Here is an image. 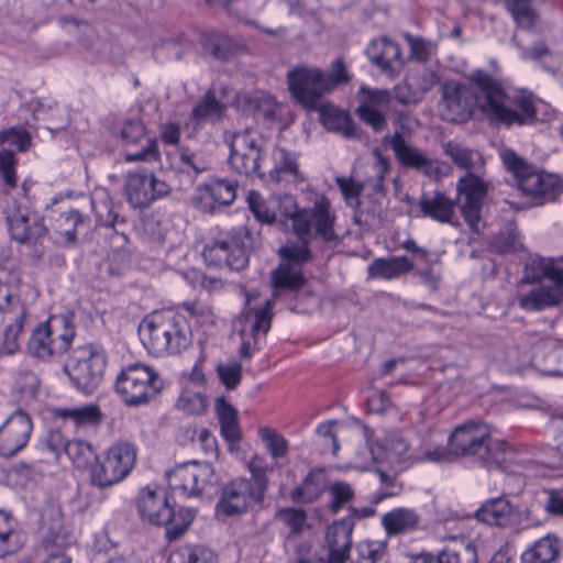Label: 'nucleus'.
<instances>
[{"mask_svg":"<svg viewBox=\"0 0 563 563\" xmlns=\"http://www.w3.org/2000/svg\"><path fill=\"white\" fill-rule=\"evenodd\" d=\"M419 523V514L415 509L406 507L391 509L382 518V525L388 536L413 531Z\"/></svg>","mask_w":563,"mask_h":563,"instance_id":"nucleus-37","label":"nucleus"},{"mask_svg":"<svg viewBox=\"0 0 563 563\" xmlns=\"http://www.w3.org/2000/svg\"><path fill=\"white\" fill-rule=\"evenodd\" d=\"M84 221V217L76 210L60 213L54 222L53 243L62 247L74 246L77 242V229Z\"/></svg>","mask_w":563,"mask_h":563,"instance_id":"nucleus-38","label":"nucleus"},{"mask_svg":"<svg viewBox=\"0 0 563 563\" xmlns=\"http://www.w3.org/2000/svg\"><path fill=\"white\" fill-rule=\"evenodd\" d=\"M24 544V534L15 519L0 510V559L16 553Z\"/></svg>","mask_w":563,"mask_h":563,"instance_id":"nucleus-41","label":"nucleus"},{"mask_svg":"<svg viewBox=\"0 0 563 563\" xmlns=\"http://www.w3.org/2000/svg\"><path fill=\"white\" fill-rule=\"evenodd\" d=\"M18 390L26 397H34L38 390L40 380L31 371H22L15 379Z\"/></svg>","mask_w":563,"mask_h":563,"instance_id":"nucleus-64","label":"nucleus"},{"mask_svg":"<svg viewBox=\"0 0 563 563\" xmlns=\"http://www.w3.org/2000/svg\"><path fill=\"white\" fill-rule=\"evenodd\" d=\"M65 454L78 468H87L98 457L92 445L84 440H71L65 444Z\"/></svg>","mask_w":563,"mask_h":563,"instance_id":"nucleus-51","label":"nucleus"},{"mask_svg":"<svg viewBox=\"0 0 563 563\" xmlns=\"http://www.w3.org/2000/svg\"><path fill=\"white\" fill-rule=\"evenodd\" d=\"M272 167L266 165L265 176L274 183L283 180L301 179L297 157L294 153L286 151L284 147L276 146L272 152Z\"/></svg>","mask_w":563,"mask_h":563,"instance_id":"nucleus-33","label":"nucleus"},{"mask_svg":"<svg viewBox=\"0 0 563 563\" xmlns=\"http://www.w3.org/2000/svg\"><path fill=\"white\" fill-rule=\"evenodd\" d=\"M541 284L530 289V307L540 309L559 303L563 298V263L530 254V282Z\"/></svg>","mask_w":563,"mask_h":563,"instance_id":"nucleus-11","label":"nucleus"},{"mask_svg":"<svg viewBox=\"0 0 563 563\" xmlns=\"http://www.w3.org/2000/svg\"><path fill=\"white\" fill-rule=\"evenodd\" d=\"M115 388L126 405L139 406L148 402L162 390L163 380L152 367L135 363L121 371Z\"/></svg>","mask_w":563,"mask_h":563,"instance_id":"nucleus-10","label":"nucleus"},{"mask_svg":"<svg viewBox=\"0 0 563 563\" xmlns=\"http://www.w3.org/2000/svg\"><path fill=\"white\" fill-rule=\"evenodd\" d=\"M312 228L308 229L305 234H295L297 240H287L278 250V254L283 260V263H289L291 265L300 267L302 264L309 262L312 258L310 250V241L312 239Z\"/></svg>","mask_w":563,"mask_h":563,"instance_id":"nucleus-42","label":"nucleus"},{"mask_svg":"<svg viewBox=\"0 0 563 563\" xmlns=\"http://www.w3.org/2000/svg\"><path fill=\"white\" fill-rule=\"evenodd\" d=\"M272 283L275 289L297 290L305 284V277L300 267L282 262L272 272Z\"/></svg>","mask_w":563,"mask_h":563,"instance_id":"nucleus-46","label":"nucleus"},{"mask_svg":"<svg viewBox=\"0 0 563 563\" xmlns=\"http://www.w3.org/2000/svg\"><path fill=\"white\" fill-rule=\"evenodd\" d=\"M438 563H477V553L472 543L459 544L444 549Z\"/></svg>","mask_w":563,"mask_h":563,"instance_id":"nucleus-55","label":"nucleus"},{"mask_svg":"<svg viewBox=\"0 0 563 563\" xmlns=\"http://www.w3.org/2000/svg\"><path fill=\"white\" fill-rule=\"evenodd\" d=\"M230 146L229 163L239 174L265 178L264 136L254 130H244L225 137Z\"/></svg>","mask_w":563,"mask_h":563,"instance_id":"nucleus-8","label":"nucleus"},{"mask_svg":"<svg viewBox=\"0 0 563 563\" xmlns=\"http://www.w3.org/2000/svg\"><path fill=\"white\" fill-rule=\"evenodd\" d=\"M247 468L251 472L252 477L246 478V481L253 482L254 484H256V486H261L262 492L265 494V490L267 488L266 473L268 466L265 464L264 460L258 455L252 456L251 460L247 462Z\"/></svg>","mask_w":563,"mask_h":563,"instance_id":"nucleus-63","label":"nucleus"},{"mask_svg":"<svg viewBox=\"0 0 563 563\" xmlns=\"http://www.w3.org/2000/svg\"><path fill=\"white\" fill-rule=\"evenodd\" d=\"M325 489V478L322 471L313 470L305 477L302 483L291 490L295 503H313Z\"/></svg>","mask_w":563,"mask_h":563,"instance_id":"nucleus-44","label":"nucleus"},{"mask_svg":"<svg viewBox=\"0 0 563 563\" xmlns=\"http://www.w3.org/2000/svg\"><path fill=\"white\" fill-rule=\"evenodd\" d=\"M499 156L507 172L511 174L512 183L518 187L519 190L526 194L528 191L526 184L528 177V165L526 161L518 156L517 153L511 148L501 150L499 152Z\"/></svg>","mask_w":563,"mask_h":563,"instance_id":"nucleus-47","label":"nucleus"},{"mask_svg":"<svg viewBox=\"0 0 563 563\" xmlns=\"http://www.w3.org/2000/svg\"><path fill=\"white\" fill-rule=\"evenodd\" d=\"M417 462H421L418 450L412 448L405 434L393 431L376 441V449L373 448L368 456L362 459L361 465L386 463L394 468L404 470Z\"/></svg>","mask_w":563,"mask_h":563,"instance_id":"nucleus-17","label":"nucleus"},{"mask_svg":"<svg viewBox=\"0 0 563 563\" xmlns=\"http://www.w3.org/2000/svg\"><path fill=\"white\" fill-rule=\"evenodd\" d=\"M136 506L142 520L151 525L164 526L170 518L172 506L164 488L157 485L143 487L137 495Z\"/></svg>","mask_w":563,"mask_h":563,"instance_id":"nucleus-25","label":"nucleus"},{"mask_svg":"<svg viewBox=\"0 0 563 563\" xmlns=\"http://www.w3.org/2000/svg\"><path fill=\"white\" fill-rule=\"evenodd\" d=\"M522 454L509 443L492 439L486 444V451L481 455V462L488 468L495 467L505 472H514Z\"/></svg>","mask_w":563,"mask_h":563,"instance_id":"nucleus-31","label":"nucleus"},{"mask_svg":"<svg viewBox=\"0 0 563 563\" xmlns=\"http://www.w3.org/2000/svg\"><path fill=\"white\" fill-rule=\"evenodd\" d=\"M276 518L289 528L291 534H301L308 528L307 512L300 508H282Z\"/></svg>","mask_w":563,"mask_h":563,"instance_id":"nucleus-58","label":"nucleus"},{"mask_svg":"<svg viewBox=\"0 0 563 563\" xmlns=\"http://www.w3.org/2000/svg\"><path fill=\"white\" fill-rule=\"evenodd\" d=\"M235 106L245 113H253L264 119L273 118L278 111L276 100L271 95L263 91L239 95L235 100Z\"/></svg>","mask_w":563,"mask_h":563,"instance_id":"nucleus-36","label":"nucleus"},{"mask_svg":"<svg viewBox=\"0 0 563 563\" xmlns=\"http://www.w3.org/2000/svg\"><path fill=\"white\" fill-rule=\"evenodd\" d=\"M137 457L136 446L129 441L119 440L106 449L90 470V479L100 488L119 484L132 472Z\"/></svg>","mask_w":563,"mask_h":563,"instance_id":"nucleus-7","label":"nucleus"},{"mask_svg":"<svg viewBox=\"0 0 563 563\" xmlns=\"http://www.w3.org/2000/svg\"><path fill=\"white\" fill-rule=\"evenodd\" d=\"M217 374L220 382L227 389H235L242 379V365L235 361L219 363L217 365Z\"/></svg>","mask_w":563,"mask_h":563,"instance_id":"nucleus-60","label":"nucleus"},{"mask_svg":"<svg viewBox=\"0 0 563 563\" xmlns=\"http://www.w3.org/2000/svg\"><path fill=\"white\" fill-rule=\"evenodd\" d=\"M475 86L450 81L443 86L442 117L450 122H464L476 107L489 120L507 125L525 124L528 98L512 99L505 93L500 82L481 69L471 74Z\"/></svg>","mask_w":563,"mask_h":563,"instance_id":"nucleus-1","label":"nucleus"},{"mask_svg":"<svg viewBox=\"0 0 563 563\" xmlns=\"http://www.w3.org/2000/svg\"><path fill=\"white\" fill-rule=\"evenodd\" d=\"M0 143L13 146L19 152H25L32 145V137L23 126H13L0 132Z\"/></svg>","mask_w":563,"mask_h":563,"instance_id":"nucleus-59","label":"nucleus"},{"mask_svg":"<svg viewBox=\"0 0 563 563\" xmlns=\"http://www.w3.org/2000/svg\"><path fill=\"white\" fill-rule=\"evenodd\" d=\"M75 541L74 529L64 518L60 505L46 503L41 510V545L44 551L65 552Z\"/></svg>","mask_w":563,"mask_h":563,"instance_id":"nucleus-19","label":"nucleus"},{"mask_svg":"<svg viewBox=\"0 0 563 563\" xmlns=\"http://www.w3.org/2000/svg\"><path fill=\"white\" fill-rule=\"evenodd\" d=\"M169 192V185L157 178L152 172L132 170L124 176L123 195L134 209H145Z\"/></svg>","mask_w":563,"mask_h":563,"instance_id":"nucleus-18","label":"nucleus"},{"mask_svg":"<svg viewBox=\"0 0 563 563\" xmlns=\"http://www.w3.org/2000/svg\"><path fill=\"white\" fill-rule=\"evenodd\" d=\"M238 185L225 179L211 180L197 187L192 202L205 213H214L220 208L230 206L236 198Z\"/></svg>","mask_w":563,"mask_h":563,"instance_id":"nucleus-24","label":"nucleus"},{"mask_svg":"<svg viewBox=\"0 0 563 563\" xmlns=\"http://www.w3.org/2000/svg\"><path fill=\"white\" fill-rule=\"evenodd\" d=\"M256 297V292L245 295L246 308L238 319L242 340L240 355L246 358L256 350L258 338L269 331L273 319L274 300L267 299L261 306L251 307V301Z\"/></svg>","mask_w":563,"mask_h":563,"instance_id":"nucleus-14","label":"nucleus"},{"mask_svg":"<svg viewBox=\"0 0 563 563\" xmlns=\"http://www.w3.org/2000/svg\"><path fill=\"white\" fill-rule=\"evenodd\" d=\"M144 347L155 356L178 353L190 344V330L185 319L172 310L155 311L139 325Z\"/></svg>","mask_w":563,"mask_h":563,"instance_id":"nucleus-4","label":"nucleus"},{"mask_svg":"<svg viewBox=\"0 0 563 563\" xmlns=\"http://www.w3.org/2000/svg\"><path fill=\"white\" fill-rule=\"evenodd\" d=\"M214 408L220 422L221 434L232 449L241 439L238 411L223 396L217 398Z\"/></svg>","mask_w":563,"mask_h":563,"instance_id":"nucleus-40","label":"nucleus"},{"mask_svg":"<svg viewBox=\"0 0 563 563\" xmlns=\"http://www.w3.org/2000/svg\"><path fill=\"white\" fill-rule=\"evenodd\" d=\"M176 408L186 415H202L208 408L206 397L196 390L185 388L181 390Z\"/></svg>","mask_w":563,"mask_h":563,"instance_id":"nucleus-54","label":"nucleus"},{"mask_svg":"<svg viewBox=\"0 0 563 563\" xmlns=\"http://www.w3.org/2000/svg\"><path fill=\"white\" fill-rule=\"evenodd\" d=\"M390 146L399 164L416 169L428 177H437L441 173L437 159L427 156L421 150L409 145L399 132L389 139Z\"/></svg>","mask_w":563,"mask_h":563,"instance_id":"nucleus-26","label":"nucleus"},{"mask_svg":"<svg viewBox=\"0 0 563 563\" xmlns=\"http://www.w3.org/2000/svg\"><path fill=\"white\" fill-rule=\"evenodd\" d=\"M386 541L362 540L356 543L352 563H376L386 550Z\"/></svg>","mask_w":563,"mask_h":563,"instance_id":"nucleus-52","label":"nucleus"},{"mask_svg":"<svg viewBox=\"0 0 563 563\" xmlns=\"http://www.w3.org/2000/svg\"><path fill=\"white\" fill-rule=\"evenodd\" d=\"M32 421L23 411H15L0 426V456L12 457L29 442Z\"/></svg>","mask_w":563,"mask_h":563,"instance_id":"nucleus-23","label":"nucleus"},{"mask_svg":"<svg viewBox=\"0 0 563 563\" xmlns=\"http://www.w3.org/2000/svg\"><path fill=\"white\" fill-rule=\"evenodd\" d=\"M258 437L273 459L277 460L287 455L288 441L276 429L262 427L258 429Z\"/></svg>","mask_w":563,"mask_h":563,"instance_id":"nucleus-53","label":"nucleus"},{"mask_svg":"<svg viewBox=\"0 0 563 563\" xmlns=\"http://www.w3.org/2000/svg\"><path fill=\"white\" fill-rule=\"evenodd\" d=\"M490 440V430L482 421H467L454 428L446 437L448 449H438L428 454L433 460H453L455 457L477 456L486 451Z\"/></svg>","mask_w":563,"mask_h":563,"instance_id":"nucleus-9","label":"nucleus"},{"mask_svg":"<svg viewBox=\"0 0 563 563\" xmlns=\"http://www.w3.org/2000/svg\"><path fill=\"white\" fill-rule=\"evenodd\" d=\"M263 498L261 486L243 477L234 478L223 487L217 504V514L224 517L240 516L253 505L262 503Z\"/></svg>","mask_w":563,"mask_h":563,"instance_id":"nucleus-20","label":"nucleus"},{"mask_svg":"<svg viewBox=\"0 0 563 563\" xmlns=\"http://www.w3.org/2000/svg\"><path fill=\"white\" fill-rule=\"evenodd\" d=\"M367 55L373 64L390 76L398 74L402 67L399 45L387 37L372 41L367 48Z\"/></svg>","mask_w":563,"mask_h":563,"instance_id":"nucleus-30","label":"nucleus"},{"mask_svg":"<svg viewBox=\"0 0 563 563\" xmlns=\"http://www.w3.org/2000/svg\"><path fill=\"white\" fill-rule=\"evenodd\" d=\"M206 52L219 59H225L232 47V40L224 33L208 32L202 37Z\"/></svg>","mask_w":563,"mask_h":563,"instance_id":"nucleus-57","label":"nucleus"},{"mask_svg":"<svg viewBox=\"0 0 563 563\" xmlns=\"http://www.w3.org/2000/svg\"><path fill=\"white\" fill-rule=\"evenodd\" d=\"M74 338L71 319L65 314L52 316L32 331L26 350L32 357L47 362L65 353Z\"/></svg>","mask_w":563,"mask_h":563,"instance_id":"nucleus-6","label":"nucleus"},{"mask_svg":"<svg viewBox=\"0 0 563 563\" xmlns=\"http://www.w3.org/2000/svg\"><path fill=\"white\" fill-rule=\"evenodd\" d=\"M419 208L423 217L439 223H454L455 201L441 191H435L432 196H423L419 201Z\"/></svg>","mask_w":563,"mask_h":563,"instance_id":"nucleus-32","label":"nucleus"},{"mask_svg":"<svg viewBox=\"0 0 563 563\" xmlns=\"http://www.w3.org/2000/svg\"><path fill=\"white\" fill-rule=\"evenodd\" d=\"M444 153L463 169L471 170L484 165V159L477 151L464 147L456 142L445 143Z\"/></svg>","mask_w":563,"mask_h":563,"instance_id":"nucleus-48","label":"nucleus"},{"mask_svg":"<svg viewBox=\"0 0 563 563\" xmlns=\"http://www.w3.org/2000/svg\"><path fill=\"white\" fill-rule=\"evenodd\" d=\"M476 518L492 526L515 527L521 520V510L519 505L505 497H498L483 504L476 511Z\"/></svg>","mask_w":563,"mask_h":563,"instance_id":"nucleus-28","label":"nucleus"},{"mask_svg":"<svg viewBox=\"0 0 563 563\" xmlns=\"http://www.w3.org/2000/svg\"><path fill=\"white\" fill-rule=\"evenodd\" d=\"M167 563H219L217 553L202 544H185L175 549Z\"/></svg>","mask_w":563,"mask_h":563,"instance_id":"nucleus-43","label":"nucleus"},{"mask_svg":"<svg viewBox=\"0 0 563 563\" xmlns=\"http://www.w3.org/2000/svg\"><path fill=\"white\" fill-rule=\"evenodd\" d=\"M413 269V263L406 256L376 258L367 266L371 279H395Z\"/></svg>","mask_w":563,"mask_h":563,"instance_id":"nucleus-35","label":"nucleus"},{"mask_svg":"<svg viewBox=\"0 0 563 563\" xmlns=\"http://www.w3.org/2000/svg\"><path fill=\"white\" fill-rule=\"evenodd\" d=\"M170 518L164 523L167 526L166 537L169 540L180 538L192 523L196 511L191 508L180 507L177 510L172 508Z\"/></svg>","mask_w":563,"mask_h":563,"instance_id":"nucleus-49","label":"nucleus"},{"mask_svg":"<svg viewBox=\"0 0 563 563\" xmlns=\"http://www.w3.org/2000/svg\"><path fill=\"white\" fill-rule=\"evenodd\" d=\"M360 93L363 96L357 108L360 118L369 124L374 131H383L387 122L382 110L390 104L391 93L386 89H372L366 86H361Z\"/></svg>","mask_w":563,"mask_h":563,"instance_id":"nucleus-27","label":"nucleus"},{"mask_svg":"<svg viewBox=\"0 0 563 563\" xmlns=\"http://www.w3.org/2000/svg\"><path fill=\"white\" fill-rule=\"evenodd\" d=\"M353 530L354 522L352 518H343L329 526L325 534L329 553L347 555Z\"/></svg>","mask_w":563,"mask_h":563,"instance_id":"nucleus-39","label":"nucleus"},{"mask_svg":"<svg viewBox=\"0 0 563 563\" xmlns=\"http://www.w3.org/2000/svg\"><path fill=\"white\" fill-rule=\"evenodd\" d=\"M8 229L12 240L31 247L30 258L35 265L60 267L65 264L63 254L46 243L48 230L36 212L19 208L8 217Z\"/></svg>","mask_w":563,"mask_h":563,"instance_id":"nucleus-5","label":"nucleus"},{"mask_svg":"<svg viewBox=\"0 0 563 563\" xmlns=\"http://www.w3.org/2000/svg\"><path fill=\"white\" fill-rule=\"evenodd\" d=\"M562 192L563 180L558 174L530 168V207L554 202Z\"/></svg>","mask_w":563,"mask_h":563,"instance_id":"nucleus-29","label":"nucleus"},{"mask_svg":"<svg viewBox=\"0 0 563 563\" xmlns=\"http://www.w3.org/2000/svg\"><path fill=\"white\" fill-rule=\"evenodd\" d=\"M251 242L249 231L244 227L234 230V235L228 240L214 242L203 250V257L208 263L217 266L227 265L234 271L243 269L249 257L246 249Z\"/></svg>","mask_w":563,"mask_h":563,"instance_id":"nucleus-21","label":"nucleus"},{"mask_svg":"<svg viewBox=\"0 0 563 563\" xmlns=\"http://www.w3.org/2000/svg\"><path fill=\"white\" fill-rule=\"evenodd\" d=\"M286 78L290 96L305 108L316 109L321 98L329 93L324 71L318 67L296 65L288 70Z\"/></svg>","mask_w":563,"mask_h":563,"instance_id":"nucleus-15","label":"nucleus"},{"mask_svg":"<svg viewBox=\"0 0 563 563\" xmlns=\"http://www.w3.org/2000/svg\"><path fill=\"white\" fill-rule=\"evenodd\" d=\"M168 485L188 497L201 496L218 484V477L211 464L190 461L176 465L166 473Z\"/></svg>","mask_w":563,"mask_h":563,"instance_id":"nucleus-16","label":"nucleus"},{"mask_svg":"<svg viewBox=\"0 0 563 563\" xmlns=\"http://www.w3.org/2000/svg\"><path fill=\"white\" fill-rule=\"evenodd\" d=\"M52 412L54 417L62 419L64 422H69L76 428L97 426L102 418L100 408L96 404L55 407Z\"/></svg>","mask_w":563,"mask_h":563,"instance_id":"nucleus-34","label":"nucleus"},{"mask_svg":"<svg viewBox=\"0 0 563 563\" xmlns=\"http://www.w3.org/2000/svg\"><path fill=\"white\" fill-rule=\"evenodd\" d=\"M21 277L11 261L0 265V355H12L20 347V336L27 307L20 296Z\"/></svg>","mask_w":563,"mask_h":563,"instance_id":"nucleus-3","label":"nucleus"},{"mask_svg":"<svg viewBox=\"0 0 563 563\" xmlns=\"http://www.w3.org/2000/svg\"><path fill=\"white\" fill-rule=\"evenodd\" d=\"M553 115L554 111L548 102L530 93V124L532 122L548 123Z\"/></svg>","mask_w":563,"mask_h":563,"instance_id":"nucleus-62","label":"nucleus"},{"mask_svg":"<svg viewBox=\"0 0 563 563\" xmlns=\"http://www.w3.org/2000/svg\"><path fill=\"white\" fill-rule=\"evenodd\" d=\"M331 496L330 509L338 512L345 504L354 497V490L350 484L344 482H334L329 487Z\"/></svg>","mask_w":563,"mask_h":563,"instance_id":"nucleus-61","label":"nucleus"},{"mask_svg":"<svg viewBox=\"0 0 563 563\" xmlns=\"http://www.w3.org/2000/svg\"><path fill=\"white\" fill-rule=\"evenodd\" d=\"M106 368V356L97 345L77 347L70 355L65 372L76 388L91 393L102 380Z\"/></svg>","mask_w":563,"mask_h":563,"instance_id":"nucleus-12","label":"nucleus"},{"mask_svg":"<svg viewBox=\"0 0 563 563\" xmlns=\"http://www.w3.org/2000/svg\"><path fill=\"white\" fill-rule=\"evenodd\" d=\"M559 551V540L555 537L545 536L530 549V563H556Z\"/></svg>","mask_w":563,"mask_h":563,"instance_id":"nucleus-50","label":"nucleus"},{"mask_svg":"<svg viewBox=\"0 0 563 563\" xmlns=\"http://www.w3.org/2000/svg\"><path fill=\"white\" fill-rule=\"evenodd\" d=\"M488 189V183L473 173H467L457 180L456 190L462 199L461 211L472 229L477 225L481 219L482 206Z\"/></svg>","mask_w":563,"mask_h":563,"instance_id":"nucleus-22","label":"nucleus"},{"mask_svg":"<svg viewBox=\"0 0 563 563\" xmlns=\"http://www.w3.org/2000/svg\"><path fill=\"white\" fill-rule=\"evenodd\" d=\"M249 208L254 217L262 223H277V213L273 205H268L262 195L255 190L250 191L247 196Z\"/></svg>","mask_w":563,"mask_h":563,"instance_id":"nucleus-56","label":"nucleus"},{"mask_svg":"<svg viewBox=\"0 0 563 563\" xmlns=\"http://www.w3.org/2000/svg\"><path fill=\"white\" fill-rule=\"evenodd\" d=\"M372 154L374 163L364 167L363 176L360 170H354L350 178H335V183L350 207L360 206V195L365 188H371L374 192H380L384 188V180L389 172L390 161L378 148H374Z\"/></svg>","mask_w":563,"mask_h":563,"instance_id":"nucleus-13","label":"nucleus"},{"mask_svg":"<svg viewBox=\"0 0 563 563\" xmlns=\"http://www.w3.org/2000/svg\"><path fill=\"white\" fill-rule=\"evenodd\" d=\"M271 205L277 213V222L284 227L289 224L294 234H305L309 228H313L314 234L323 241H338L334 230L336 217L325 196H318L311 209L300 208L291 195L274 196Z\"/></svg>","mask_w":563,"mask_h":563,"instance_id":"nucleus-2","label":"nucleus"},{"mask_svg":"<svg viewBox=\"0 0 563 563\" xmlns=\"http://www.w3.org/2000/svg\"><path fill=\"white\" fill-rule=\"evenodd\" d=\"M225 106L219 102L212 91H207L191 111L192 119L198 123L217 122L224 115Z\"/></svg>","mask_w":563,"mask_h":563,"instance_id":"nucleus-45","label":"nucleus"}]
</instances>
